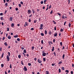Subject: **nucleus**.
I'll return each instance as SVG.
<instances>
[{
    "mask_svg": "<svg viewBox=\"0 0 74 74\" xmlns=\"http://www.w3.org/2000/svg\"><path fill=\"white\" fill-rule=\"evenodd\" d=\"M40 27L39 28V29L40 30H42V29H43V28H42V27H43V24H41Z\"/></svg>",
    "mask_w": 74,
    "mask_h": 74,
    "instance_id": "1",
    "label": "nucleus"
},
{
    "mask_svg": "<svg viewBox=\"0 0 74 74\" xmlns=\"http://www.w3.org/2000/svg\"><path fill=\"white\" fill-rule=\"evenodd\" d=\"M6 58L7 59V61H10V57H9V56H8V55H7Z\"/></svg>",
    "mask_w": 74,
    "mask_h": 74,
    "instance_id": "2",
    "label": "nucleus"
},
{
    "mask_svg": "<svg viewBox=\"0 0 74 74\" xmlns=\"http://www.w3.org/2000/svg\"><path fill=\"white\" fill-rule=\"evenodd\" d=\"M32 12V11L30 10H28L27 11V13L28 14H31Z\"/></svg>",
    "mask_w": 74,
    "mask_h": 74,
    "instance_id": "3",
    "label": "nucleus"
},
{
    "mask_svg": "<svg viewBox=\"0 0 74 74\" xmlns=\"http://www.w3.org/2000/svg\"><path fill=\"white\" fill-rule=\"evenodd\" d=\"M42 56H46V53H44L43 52H42Z\"/></svg>",
    "mask_w": 74,
    "mask_h": 74,
    "instance_id": "4",
    "label": "nucleus"
},
{
    "mask_svg": "<svg viewBox=\"0 0 74 74\" xmlns=\"http://www.w3.org/2000/svg\"><path fill=\"white\" fill-rule=\"evenodd\" d=\"M23 70H25V71H26L27 70V68H26V66H25L24 67V68L23 69Z\"/></svg>",
    "mask_w": 74,
    "mask_h": 74,
    "instance_id": "5",
    "label": "nucleus"
},
{
    "mask_svg": "<svg viewBox=\"0 0 74 74\" xmlns=\"http://www.w3.org/2000/svg\"><path fill=\"white\" fill-rule=\"evenodd\" d=\"M38 61L39 63H41V62H42V61L40 60V59H39L38 60Z\"/></svg>",
    "mask_w": 74,
    "mask_h": 74,
    "instance_id": "6",
    "label": "nucleus"
},
{
    "mask_svg": "<svg viewBox=\"0 0 74 74\" xmlns=\"http://www.w3.org/2000/svg\"><path fill=\"white\" fill-rule=\"evenodd\" d=\"M8 39H11V36L9 35L8 36Z\"/></svg>",
    "mask_w": 74,
    "mask_h": 74,
    "instance_id": "7",
    "label": "nucleus"
},
{
    "mask_svg": "<svg viewBox=\"0 0 74 74\" xmlns=\"http://www.w3.org/2000/svg\"><path fill=\"white\" fill-rule=\"evenodd\" d=\"M65 16H66V15H63L62 16V18H63V19H65Z\"/></svg>",
    "mask_w": 74,
    "mask_h": 74,
    "instance_id": "8",
    "label": "nucleus"
},
{
    "mask_svg": "<svg viewBox=\"0 0 74 74\" xmlns=\"http://www.w3.org/2000/svg\"><path fill=\"white\" fill-rule=\"evenodd\" d=\"M14 38H16V37H18V35H16L15 36H14Z\"/></svg>",
    "mask_w": 74,
    "mask_h": 74,
    "instance_id": "9",
    "label": "nucleus"
},
{
    "mask_svg": "<svg viewBox=\"0 0 74 74\" xmlns=\"http://www.w3.org/2000/svg\"><path fill=\"white\" fill-rule=\"evenodd\" d=\"M11 26L12 27H14V23H12Z\"/></svg>",
    "mask_w": 74,
    "mask_h": 74,
    "instance_id": "10",
    "label": "nucleus"
},
{
    "mask_svg": "<svg viewBox=\"0 0 74 74\" xmlns=\"http://www.w3.org/2000/svg\"><path fill=\"white\" fill-rule=\"evenodd\" d=\"M49 34H51V30H49Z\"/></svg>",
    "mask_w": 74,
    "mask_h": 74,
    "instance_id": "11",
    "label": "nucleus"
},
{
    "mask_svg": "<svg viewBox=\"0 0 74 74\" xmlns=\"http://www.w3.org/2000/svg\"><path fill=\"white\" fill-rule=\"evenodd\" d=\"M4 45H5V46H7V45H8V44L7 43V42H5L4 43Z\"/></svg>",
    "mask_w": 74,
    "mask_h": 74,
    "instance_id": "12",
    "label": "nucleus"
},
{
    "mask_svg": "<svg viewBox=\"0 0 74 74\" xmlns=\"http://www.w3.org/2000/svg\"><path fill=\"white\" fill-rule=\"evenodd\" d=\"M10 21H12V17H11L10 18Z\"/></svg>",
    "mask_w": 74,
    "mask_h": 74,
    "instance_id": "13",
    "label": "nucleus"
},
{
    "mask_svg": "<svg viewBox=\"0 0 74 74\" xmlns=\"http://www.w3.org/2000/svg\"><path fill=\"white\" fill-rule=\"evenodd\" d=\"M5 5L6 7H7L8 6V3H6L5 4Z\"/></svg>",
    "mask_w": 74,
    "mask_h": 74,
    "instance_id": "14",
    "label": "nucleus"
},
{
    "mask_svg": "<svg viewBox=\"0 0 74 74\" xmlns=\"http://www.w3.org/2000/svg\"><path fill=\"white\" fill-rule=\"evenodd\" d=\"M18 58H19V59H20L21 58V55H18Z\"/></svg>",
    "mask_w": 74,
    "mask_h": 74,
    "instance_id": "15",
    "label": "nucleus"
},
{
    "mask_svg": "<svg viewBox=\"0 0 74 74\" xmlns=\"http://www.w3.org/2000/svg\"><path fill=\"white\" fill-rule=\"evenodd\" d=\"M32 12L33 14L35 13V12H34V9H32Z\"/></svg>",
    "mask_w": 74,
    "mask_h": 74,
    "instance_id": "16",
    "label": "nucleus"
},
{
    "mask_svg": "<svg viewBox=\"0 0 74 74\" xmlns=\"http://www.w3.org/2000/svg\"><path fill=\"white\" fill-rule=\"evenodd\" d=\"M54 36H55V37H56V36H58V34H57V33H56L54 35Z\"/></svg>",
    "mask_w": 74,
    "mask_h": 74,
    "instance_id": "17",
    "label": "nucleus"
},
{
    "mask_svg": "<svg viewBox=\"0 0 74 74\" xmlns=\"http://www.w3.org/2000/svg\"><path fill=\"white\" fill-rule=\"evenodd\" d=\"M45 34H47V30L45 31Z\"/></svg>",
    "mask_w": 74,
    "mask_h": 74,
    "instance_id": "18",
    "label": "nucleus"
},
{
    "mask_svg": "<svg viewBox=\"0 0 74 74\" xmlns=\"http://www.w3.org/2000/svg\"><path fill=\"white\" fill-rule=\"evenodd\" d=\"M62 63V61H60L59 62H58V64H61Z\"/></svg>",
    "mask_w": 74,
    "mask_h": 74,
    "instance_id": "19",
    "label": "nucleus"
},
{
    "mask_svg": "<svg viewBox=\"0 0 74 74\" xmlns=\"http://www.w3.org/2000/svg\"><path fill=\"white\" fill-rule=\"evenodd\" d=\"M54 51V47H52V51L53 52Z\"/></svg>",
    "mask_w": 74,
    "mask_h": 74,
    "instance_id": "20",
    "label": "nucleus"
},
{
    "mask_svg": "<svg viewBox=\"0 0 74 74\" xmlns=\"http://www.w3.org/2000/svg\"><path fill=\"white\" fill-rule=\"evenodd\" d=\"M43 60L44 62H45V60H46V59H45V58H43Z\"/></svg>",
    "mask_w": 74,
    "mask_h": 74,
    "instance_id": "21",
    "label": "nucleus"
},
{
    "mask_svg": "<svg viewBox=\"0 0 74 74\" xmlns=\"http://www.w3.org/2000/svg\"><path fill=\"white\" fill-rule=\"evenodd\" d=\"M64 56H65V54H64L62 56V58H63V59H64Z\"/></svg>",
    "mask_w": 74,
    "mask_h": 74,
    "instance_id": "22",
    "label": "nucleus"
},
{
    "mask_svg": "<svg viewBox=\"0 0 74 74\" xmlns=\"http://www.w3.org/2000/svg\"><path fill=\"white\" fill-rule=\"evenodd\" d=\"M65 71L66 73H69V70H66Z\"/></svg>",
    "mask_w": 74,
    "mask_h": 74,
    "instance_id": "23",
    "label": "nucleus"
},
{
    "mask_svg": "<svg viewBox=\"0 0 74 74\" xmlns=\"http://www.w3.org/2000/svg\"><path fill=\"white\" fill-rule=\"evenodd\" d=\"M4 56V53H3L2 54V56L1 57V58H3V56Z\"/></svg>",
    "mask_w": 74,
    "mask_h": 74,
    "instance_id": "24",
    "label": "nucleus"
},
{
    "mask_svg": "<svg viewBox=\"0 0 74 74\" xmlns=\"http://www.w3.org/2000/svg\"><path fill=\"white\" fill-rule=\"evenodd\" d=\"M32 50H33V49H34V47L33 46V47H32Z\"/></svg>",
    "mask_w": 74,
    "mask_h": 74,
    "instance_id": "25",
    "label": "nucleus"
},
{
    "mask_svg": "<svg viewBox=\"0 0 74 74\" xmlns=\"http://www.w3.org/2000/svg\"><path fill=\"white\" fill-rule=\"evenodd\" d=\"M52 22L54 24H56V22H55L54 21H53Z\"/></svg>",
    "mask_w": 74,
    "mask_h": 74,
    "instance_id": "26",
    "label": "nucleus"
},
{
    "mask_svg": "<svg viewBox=\"0 0 74 74\" xmlns=\"http://www.w3.org/2000/svg\"><path fill=\"white\" fill-rule=\"evenodd\" d=\"M44 3V2H43V1H42L40 2V3L41 4H42Z\"/></svg>",
    "mask_w": 74,
    "mask_h": 74,
    "instance_id": "27",
    "label": "nucleus"
},
{
    "mask_svg": "<svg viewBox=\"0 0 74 74\" xmlns=\"http://www.w3.org/2000/svg\"><path fill=\"white\" fill-rule=\"evenodd\" d=\"M8 54L9 56H10V52H8Z\"/></svg>",
    "mask_w": 74,
    "mask_h": 74,
    "instance_id": "28",
    "label": "nucleus"
},
{
    "mask_svg": "<svg viewBox=\"0 0 74 74\" xmlns=\"http://www.w3.org/2000/svg\"><path fill=\"white\" fill-rule=\"evenodd\" d=\"M17 40L18 41H20V39L18 38L17 39Z\"/></svg>",
    "mask_w": 74,
    "mask_h": 74,
    "instance_id": "29",
    "label": "nucleus"
},
{
    "mask_svg": "<svg viewBox=\"0 0 74 74\" xmlns=\"http://www.w3.org/2000/svg\"><path fill=\"white\" fill-rule=\"evenodd\" d=\"M63 31V30L62 29H61L60 30V32H62Z\"/></svg>",
    "mask_w": 74,
    "mask_h": 74,
    "instance_id": "30",
    "label": "nucleus"
},
{
    "mask_svg": "<svg viewBox=\"0 0 74 74\" xmlns=\"http://www.w3.org/2000/svg\"><path fill=\"white\" fill-rule=\"evenodd\" d=\"M1 66L2 67H4V64H1Z\"/></svg>",
    "mask_w": 74,
    "mask_h": 74,
    "instance_id": "31",
    "label": "nucleus"
},
{
    "mask_svg": "<svg viewBox=\"0 0 74 74\" xmlns=\"http://www.w3.org/2000/svg\"><path fill=\"white\" fill-rule=\"evenodd\" d=\"M24 53H26V49H24Z\"/></svg>",
    "mask_w": 74,
    "mask_h": 74,
    "instance_id": "32",
    "label": "nucleus"
},
{
    "mask_svg": "<svg viewBox=\"0 0 74 74\" xmlns=\"http://www.w3.org/2000/svg\"><path fill=\"white\" fill-rule=\"evenodd\" d=\"M40 34L42 36H44V34L43 33H41Z\"/></svg>",
    "mask_w": 74,
    "mask_h": 74,
    "instance_id": "33",
    "label": "nucleus"
},
{
    "mask_svg": "<svg viewBox=\"0 0 74 74\" xmlns=\"http://www.w3.org/2000/svg\"><path fill=\"white\" fill-rule=\"evenodd\" d=\"M18 6H19V7H21V4H19Z\"/></svg>",
    "mask_w": 74,
    "mask_h": 74,
    "instance_id": "34",
    "label": "nucleus"
},
{
    "mask_svg": "<svg viewBox=\"0 0 74 74\" xmlns=\"http://www.w3.org/2000/svg\"><path fill=\"white\" fill-rule=\"evenodd\" d=\"M41 43H42V44H43V43H44V42H43V40H41Z\"/></svg>",
    "mask_w": 74,
    "mask_h": 74,
    "instance_id": "35",
    "label": "nucleus"
},
{
    "mask_svg": "<svg viewBox=\"0 0 74 74\" xmlns=\"http://www.w3.org/2000/svg\"><path fill=\"white\" fill-rule=\"evenodd\" d=\"M60 45L61 46H62V42H61L60 43Z\"/></svg>",
    "mask_w": 74,
    "mask_h": 74,
    "instance_id": "36",
    "label": "nucleus"
},
{
    "mask_svg": "<svg viewBox=\"0 0 74 74\" xmlns=\"http://www.w3.org/2000/svg\"><path fill=\"white\" fill-rule=\"evenodd\" d=\"M49 44H51H51H52V42L51 41L49 42Z\"/></svg>",
    "mask_w": 74,
    "mask_h": 74,
    "instance_id": "37",
    "label": "nucleus"
},
{
    "mask_svg": "<svg viewBox=\"0 0 74 74\" xmlns=\"http://www.w3.org/2000/svg\"><path fill=\"white\" fill-rule=\"evenodd\" d=\"M21 64H22V65H23V61L21 62Z\"/></svg>",
    "mask_w": 74,
    "mask_h": 74,
    "instance_id": "38",
    "label": "nucleus"
},
{
    "mask_svg": "<svg viewBox=\"0 0 74 74\" xmlns=\"http://www.w3.org/2000/svg\"><path fill=\"white\" fill-rule=\"evenodd\" d=\"M62 69L63 70H64V67H62Z\"/></svg>",
    "mask_w": 74,
    "mask_h": 74,
    "instance_id": "39",
    "label": "nucleus"
},
{
    "mask_svg": "<svg viewBox=\"0 0 74 74\" xmlns=\"http://www.w3.org/2000/svg\"><path fill=\"white\" fill-rule=\"evenodd\" d=\"M25 24L26 25V26H28V23H27V22H25Z\"/></svg>",
    "mask_w": 74,
    "mask_h": 74,
    "instance_id": "40",
    "label": "nucleus"
},
{
    "mask_svg": "<svg viewBox=\"0 0 74 74\" xmlns=\"http://www.w3.org/2000/svg\"><path fill=\"white\" fill-rule=\"evenodd\" d=\"M47 1V0H45L44 1V3L45 4V3H46V2Z\"/></svg>",
    "mask_w": 74,
    "mask_h": 74,
    "instance_id": "41",
    "label": "nucleus"
},
{
    "mask_svg": "<svg viewBox=\"0 0 74 74\" xmlns=\"http://www.w3.org/2000/svg\"><path fill=\"white\" fill-rule=\"evenodd\" d=\"M46 74H49V72L48 71H46Z\"/></svg>",
    "mask_w": 74,
    "mask_h": 74,
    "instance_id": "42",
    "label": "nucleus"
},
{
    "mask_svg": "<svg viewBox=\"0 0 74 74\" xmlns=\"http://www.w3.org/2000/svg\"><path fill=\"white\" fill-rule=\"evenodd\" d=\"M16 11H18V8H16L15 9Z\"/></svg>",
    "mask_w": 74,
    "mask_h": 74,
    "instance_id": "43",
    "label": "nucleus"
},
{
    "mask_svg": "<svg viewBox=\"0 0 74 74\" xmlns=\"http://www.w3.org/2000/svg\"><path fill=\"white\" fill-rule=\"evenodd\" d=\"M69 27L71 26V24L70 23H69Z\"/></svg>",
    "mask_w": 74,
    "mask_h": 74,
    "instance_id": "44",
    "label": "nucleus"
},
{
    "mask_svg": "<svg viewBox=\"0 0 74 74\" xmlns=\"http://www.w3.org/2000/svg\"><path fill=\"white\" fill-rule=\"evenodd\" d=\"M20 3L22 5H23V2H22V1H21V2H20Z\"/></svg>",
    "mask_w": 74,
    "mask_h": 74,
    "instance_id": "45",
    "label": "nucleus"
},
{
    "mask_svg": "<svg viewBox=\"0 0 74 74\" xmlns=\"http://www.w3.org/2000/svg\"><path fill=\"white\" fill-rule=\"evenodd\" d=\"M10 69H11V68H12V66L11 65V64H10Z\"/></svg>",
    "mask_w": 74,
    "mask_h": 74,
    "instance_id": "46",
    "label": "nucleus"
},
{
    "mask_svg": "<svg viewBox=\"0 0 74 74\" xmlns=\"http://www.w3.org/2000/svg\"><path fill=\"white\" fill-rule=\"evenodd\" d=\"M53 54H54V55H55V56H56V52H55L53 53Z\"/></svg>",
    "mask_w": 74,
    "mask_h": 74,
    "instance_id": "47",
    "label": "nucleus"
},
{
    "mask_svg": "<svg viewBox=\"0 0 74 74\" xmlns=\"http://www.w3.org/2000/svg\"><path fill=\"white\" fill-rule=\"evenodd\" d=\"M58 71L59 72V73H60V72H61V70H60V69H59Z\"/></svg>",
    "mask_w": 74,
    "mask_h": 74,
    "instance_id": "48",
    "label": "nucleus"
},
{
    "mask_svg": "<svg viewBox=\"0 0 74 74\" xmlns=\"http://www.w3.org/2000/svg\"><path fill=\"white\" fill-rule=\"evenodd\" d=\"M5 37H3L2 39L3 40H4V39H5Z\"/></svg>",
    "mask_w": 74,
    "mask_h": 74,
    "instance_id": "49",
    "label": "nucleus"
},
{
    "mask_svg": "<svg viewBox=\"0 0 74 74\" xmlns=\"http://www.w3.org/2000/svg\"><path fill=\"white\" fill-rule=\"evenodd\" d=\"M34 60H35V61H36L37 60V58H34Z\"/></svg>",
    "mask_w": 74,
    "mask_h": 74,
    "instance_id": "50",
    "label": "nucleus"
},
{
    "mask_svg": "<svg viewBox=\"0 0 74 74\" xmlns=\"http://www.w3.org/2000/svg\"><path fill=\"white\" fill-rule=\"evenodd\" d=\"M34 28H32L31 29V30H34Z\"/></svg>",
    "mask_w": 74,
    "mask_h": 74,
    "instance_id": "51",
    "label": "nucleus"
},
{
    "mask_svg": "<svg viewBox=\"0 0 74 74\" xmlns=\"http://www.w3.org/2000/svg\"><path fill=\"white\" fill-rule=\"evenodd\" d=\"M53 42H55V39H54L53 40Z\"/></svg>",
    "mask_w": 74,
    "mask_h": 74,
    "instance_id": "52",
    "label": "nucleus"
},
{
    "mask_svg": "<svg viewBox=\"0 0 74 74\" xmlns=\"http://www.w3.org/2000/svg\"><path fill=\"white\" fill-rule=\"evenodd\" d=\"M53 12V11L51 10L50 12V14H52Z\"/></svg>",
    "mask_w": 74,
    "mask_h": 74,
    "instance_id": "53",
    "label": "nucleus"
},
{
    "mask_svg": "<svg viewBox=\"0 0 74 74\" xmlns=\"http://www.w3.org/2000/svg\"><path fill=\"white\" fill-rule=\"evenodd\" d=\"M71 74H73V71H71Z\"/></svg>",
    "mask_w": 74,
    "mask_h": 74,
    "instance_id": "54",
    "label": "nucleus"
},
{
    "mask_svg": "<svg viewBox=\"0 0 74 74\" xmlns=\"http://www.w3.org/2000/svg\"><path fill=\"white\" fill-rule=\"evenodd\" d=\"M0 15H1V16H2V15H3V13H1L0 14Z\"/></svg>",
    "mask_w": 74,
    "mask_h": 74,
    "instance_id": "55",
    "label": "nucleus"
},
{
    "mask_svg": "<svg viewBox=\"0 0 74 74\" xmlns=\"http://www.w3.org/2000/svg\"><path fill=\"white\" fill-rule=\"evenodd\" d=\"M36 22H37V21L36 20H34V23H36Z\"/></svg>",
    "mask_w": 74,
    "mask_h": 74,
    "instance_id": "56",
    "label": "nucleus"
},
{
    "mask_svg": "<svg viewBox=\"0 0 74 74\" xmlns=\"http://www.w3.org/2000/svg\"><path fill=\"white\" fill-rule=\"evenodd\" d=\"M28 21L29 22H31V19H29Z\"/></svg>",
    "mask_w": 74,
    "mask_h": 74,
    "instance_id": "57",
    "label": "nucleus"
},
{
    "mask_svg": "<svg viewBox=\"0 0 74 74\" xmlns=\"http://www.w3.org/2000/svg\"><path fill=\"white\" fill-rule=\"evenodd\" d=\"M28 64L29 66H31V63H29Z\"/></svg>",
    "mask_w": 74,
    "mask_h": 74,
    "instance_id": "58",
    "label": "nucleus"
},
{
    "mask_svg": "<svg viewBox=\"0 0 74 74\" xmlns=\"http://www.w3.org/2000/svg\"><path fill=\"white\" fill-rule=\"evenodd\" d=\"M66 21H65L64 22V25H65L66 23Z\"/></svg>",
    "mask_w": 74,
    "mask_h": 74,
    "instance_id": "59",
    "label": "nucleus"
},
{
    "mask_svg": "<svg viewBox=\"0 0 74 74\" xmlns=\"http://www.w3.org/2000/svg\"><path fill=\"white\" fill-rule=\"evenodd\" d=\"M21 48L22 49H25V48H24V47H21Z\"/></svg>",
    "mask_w": 74,
    "mask_h": 74,
    "instance_id": "60",
    "label": "nucleus"
},
{
    "mask_svg": "<svg viewBox=\"0 0 74 74\" xmlns=\"http://www.w3.org/2000/svg\"><path fill=\"white\" fill-rule=\"evenodd\" d=\"M7 31H9V28H7Z\"/></svg>",
    "mask_w": 74,
    "mask_h": 74,
    "instance_id": "61",
    "label": "nucleus"
},
{
    "mask_svg": "<svg viewBox=\"0 0 74 74\" xmlns=\"http://www.w3.org/2000/svg\"><path fill=\"white\" fill-rule=\"evenodd\" d=\"M32 14H31L30 16H29V17H31V16H32Z\"/></svg>",
    "mask_w": 74,
    "mask_h": 74,
    "instance_id": "62",
    "label": "nucleus"
},
{
    "mask_svg": "<svg viewBox=\"0 0 74 74\" xmlns=\"http://www.w3.org/2000/svg\"><path fill=\"white\" fill-rule=\"evenodd\" d=\"M1 20H3V17H1Z\"/></svg>",
    "mask_w": 74,
    "mask_h": 74,
    "instance_id": "63",
    "label": "nucleus"
},
{
    "mask_svg": "<svg viewBox=\"0 0 74 74\" xmlns=\"http://www.w3.org/2000/svg\"><path fill=\"white\" fill-rule=\"evenodd\" d=\"M74 64H72V67H74Z\"/></svg>",
    "mask_w": 74,
    "mask_h": 74,
    "instance_id": "64",
    "label": "nucleus"
}]
</instances>
